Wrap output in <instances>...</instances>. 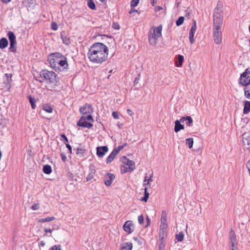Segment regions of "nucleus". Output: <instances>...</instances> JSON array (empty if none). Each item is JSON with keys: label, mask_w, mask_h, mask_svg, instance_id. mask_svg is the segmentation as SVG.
<instances>
[{"label": "nucleus", "mask_w": 250, "mask_h": 250, "mask_svg": "<svg viewBox=\"0 0 250 250\" xmlns=\"http://www.w3.org/2000/svg\"><path fill=\"white\" fill-rule=\"evenodd\" d=\"M108 54V47L101 42L94 43L88 49L87 53L90 61L96 63H101L106 61Z\"/></svg>", "instance_id": "1"}, {"label": "nucleus", "mask_w": 250, "mask_h": 250, "mask_svg": "<svg viewBox=\"0 0 250 250\" xmlns=\"http://www.w3.org/2000/svg\"><path fill=\"white\" fill-rule=\"evenodd\" d=\"M48 61L52 67L56 71H61L68 67L66 58L60 53L51 54Z\"/></svg>", "instance_id": "2"}, {"label": "nucleus", "mask_w": 250, "mask_h": 250, "mask_svg": "<svg viewBox=\"0 0 250 250\" xmlns=\"http://www.w3.org/2000/svg\"><path fill=\"white\" fill-rule=\"evenodd\" d=\"M40 76L46 81L47 83H52L57 85L59 82V78L57 74L53 71H50L47 70H42L40 72Z\"/></svg>", "instance_id": "3"}, {"label": "nucleus", "mask_w": 250, "mask_h": 250, "mask_svg": "<svg viewBox=\"0 0 250 250\" xmlns=\"http://www.w3.org/2000/svg\"><path fill=\"white\" fill-rule=\"evenodd\" d=\"M223 23V17L221 16V10L216 8L213 15V28L221 29Z\"/></svg>", "instance_id": "4"}, {"label": "nucleus", "mask_w": 250, "mask_h": 250, "mask_svg": "<svg viewBox=\"0 0 250 250\" xmlns=\"http://www.w3.org/2000/svg\"><path fill=\"white\" fill-rule=\"evenodd\" d=\"M239 83L243 86H247L250 84V68L246 69L241 75Z\"/></svg>", "instance_id": "5"}, {"label": "nucleus", "mask_w": 250, "mask_h": 250, "mask_svg": "<svg viewBox=\"0 0 250 250\" xmlns=\"http://www.w3.org/2000/svg\"><path fill=\"white\" fill-rule=\"evenodd\" d=\"M123 162L127 166V167H125L124 172L132 171L135 168L134 162L129 160L125 156L123 157Z\"/></svg>", "instance_id": "6"}, {"label": "nucleus", "mask_w": 250, "mask_h": 250, "mask_svg": "<svg viewBox=\"0 0 250 250\" xmlns=\"http://www.w3.org/2000/svg\"><path fill=\"white\" fill-rule=\"evenodd\" d=\"M213 33L214 42L217 44H220L222 39L221 29L213 28Z\"/></svg>", "instance_id": "7"}, {"label": "nucleus", "mask_w": 250, "mask_h": 250, "mask_svg": "<svg viewBox=\"0 0 250 250\" xmlns=\"http://www.w3.org/2000/svg\"><path fill=\"white\" fill-rule=\"evenodd\" d=\"M242 138L243 146L246 149L250 151V133H244Z\"/></svg>", "instance_id": "8"}, {"label": "nucleus", "mask_w": 250, "mask_h": 250, "mask_svg": "<svg viewBox=\"0 0 250 250\" xmlns=\"http://www.w3.org/2000/svg\"><path fill=\"white\" fill-rule=\"evenodd\" d=\"M93 112V107L91 104H86L80 108V112L83 115L91 114Z\"/></svg>", "instance_id": "9"}, {"label": "nucleus", "mask_w": 250, "mask_h": 250, "mask_svg": "<svg viewBox=\"0 0 250 250\" xmlns=\"http://www.w3.org/2000/svg\"><path fill=\"white\" fill-rule=\"evenodd\" d=\"M230 247H237V242L234 231L231 229L229 233Z\"/></svg>", "instance_id": "10"}, {"label": "nucleus", "mask_w": 250, "mask_h": 250, "mask_svg": "<svg viewBox=\"0 0 250 250\" xmlns=\"http://www.w3.org/2000/svg\"><path fill=\"white\" fill-rule=\"evenodd\" d=\"M77 125L79 126H81L83 127H87L90 128L93 126L92 124L91 123L87 122L85 119L84 118V116H82L79 121L77 122Z\"/></svg>", "instance_id": "11"}, {"label": "nucleus", "mask_w": 250, "mask_h": 250, "mask_svg": "<svg viewBox=\"0 0 250 250\" xmlns=\"http://www.w3.org/2000/svg\"><path fill=\"white\" fill-rule=\"evenodd\" d=\"M96 150L97 156L100 158H103L108 151V148L107 146H98L96 148Z\"/></svg>", "instance_id": "12"}, {"label": "nucleus", "mask_w": 250, "mask_h": 250, "mask_svg": "<svg viewBox=\"0 0 250 250\" xmlns=\"http://www.w3.org/2000/svg\"><path fill=\"white\" fill-rule=\"evenodd\" d=\"M115 178V176L113 174L107 173L105 176V185L107 186H110Z\"/></svg>", "instance_id": "13"}, {"label": "nucleus", "mask_w": 250, "mask_h": 250, "mask_svg": "<svg viewBox=\"0 0 250 250\" xmlns=\"http://www.w3.org/2000/svg\"><path fill=\"white\" fill-rule=\"evenodd\" d=\"M76 154L79 158H83L86 155V150L79 146L76 149Z\"/></svg>", "instance_id": "14"}, {"label": "nucleus", "mask_w": 250, "mask_h": 250, "mask_svg": "<svg viewBox=\"0 0 250 250\" xmlns=\"http://www.w3.org/2000/svg\"><path fill=\"white\" fill-rule=\"evenodd\" d=\"M162 26L161 25L153 29V32L150 34L153 37L160 38L162 36Z\"/></svg>", "instance_id": "15"}, {"label": "nucleus", "mask_w": 250, "mask_h": 250, "mask_svg": "<svg viewBox=\"0 0 250 250\" xmlns=\"http://www.w3.org/2000/svg\"><path fill=\"white\" fill-rule=\"evenodd\" d=\"M132 225V224L131 221H126L123 226L124 230L128 233H131L132 232V230L131 229V226Z\"/></svg>", "instance_id": "16"}, {"label": "nucleus", "mask_w": 250, "mask_h": 250, "mask_svg": "<svg viewBox=\"0 0 250 250\" xmlns=\"http://www.w3.org/2000/svg\"><path fill=\"white\" fill-rule=\"evenodd\" d=\"M90 172L88 176L86 177V181H89L94 178V175L96 172V170L94 168V167L92 166L90 167Z\"/></svg>", "instance_id": "17"}, {"label": "nucleus", "mask_w": 250, "mask_h": 250, "mask_svg": "<svg viewBox=\"0 0 250 250\" xmlns=\"http://www.w3.org/2000/svg\"><path fill=\"white\" fill-rule=\"evenodd\" d=\"M117 155L118 153H117L116 150H113L112 152L110 154V155L108 156V157L106 159V164H108L111 163L112 161H113V160L114 159V158Z\"/></svg>", "instance_id": "18"}, {"label": "nucleus", "mask_w": 250, "mask_h": 250, "mask_svg": "<svg viewBox=\"0 0 250 250\" xmlns=\"http://www.w3.org/2000/svg\"><path fill=\"white\" fill-rule=\"evenodd\" d=\"M184 129V126L180 123V121H179V120L175 121L174 131L175 132H178L180 130Z\"/></svg>", "instance_id": "19"}, {"label": "nucleus", "mask_w": 250, "mask_h": 250, "mask_svg": "<svg viewBox=\"0 0 250 250\" xmlns=\"http://www.w3.org/2000/svg\"><path fill=\"white\" fill-rule=\"evenodd\" d=\"M196 31V29L193 28L190 29L189 32V40L191 44L194 43V35Z\"/></svg>", "instance_id": "20"}, {"label": "nucleus", "mask_w": 250, "mask_h": 250, "mask_svg": "<svg viewBox=\"0 0 250 250\" xmlns=\"http://www.w3.org/2000/svg\"><path fill=\"white\" fill-rule=\"evenodd\" d=\"M7 35L10 43H17L16 36L13 32H8Z\"/></svg>", "instance_id": "21"}, {"label": "nucleus", "mask_w": 250, "mask_h": 250, "mask_svg": "<svg viewBox=\"0 0 250 250\" xmlns=\"http://www.w3.org/2000/svg\"><path fill=\"white\" fill-rule=\"evenodd\" d=\"M158 38L153 37L151 34L148 35V40L151 45L155 46L157 44V39Z\"/></svg>", "instance_id": "22"}, {"label": "nucleus", "mask_w": 250, "mask_h": 250, "mask_svg": "<svg viewBox=\"0 0 250 250\" xmlns=\"http://www.w3.org/2000/svg\"><path fill=\"white\" fill-rule=\"evenodd\" d=\"M8 42L7 39L2 38L0 40V48L4 49L7 46Z\"/></svg>", "instance_id": "23"}, {"label": "nucleus", "mask_w": 250, "mask_h": 250, "mask_svg": "<svg viewBox=\"0 0 250 250\" xmlns=\"http://www.w3.org/2000/svg\"><path fill=\"white\" fill-rule=\"evenodd\" d=\"M243 112L248 114L250 112V102L246 101L244 103Z\"/></svg>", "instance_id": "24"}, {"label": "nucleus", "mask_w": 250, "mask_h": 250, "mask_svg": "<svg viewBox=\"0 0 250 250\" xmlns=\"http://www.w3.org/2000/svg\"><path fill=\"white\" fill-rule=\"evenodd\" d=\"M133 246L131 242H126L121 247V250H131Z\"/></svg>", "instance_id": "25"}, {"label": "nucleus", "mask_w": 250, "mask_h": 250, "mask_svg": "<svg viewBox=\"0 0 250 250\" xmlns=\"http://www.w3.org/2000/svg\"><path fill=\"white\" fill-rule=\"evenodd\" d=\"M43 172L46 174H49L52 172L51 167L49 165H44L42 168Z\"/></svg>", "instance_id": "26"}, {"label": "nucleus", "mask_w": 250, "mask_h": 250, "mask_svg": "<svg viewBox=\"0 0 250 250\" xmlns=\"http://www.w3.org/2000/svg\"><path fill=\"white\" fill-rule=\"evenodd\" d=\"M12 75L11 74H5L4 75V83L6 84H10L12 82Z\"/></svg>", "instance_id": "27"}, {"label": "nucleus", "mask_w": 250, "mask_h": 250, "mask_svg": "<svg viewBox=\"0 0 250 250\" xmlns=\"http://www.w3.org/2000/svg\"><path fill=\"white\" fill-rule=\"evenodd\" d=\"M178 62H176V65L177 67H180L183 64V62L184 61V57L182 55H179L177 57Z\"/></svg>", "instance_id": "28"}, {"label": "nucleus", "mask_w": 250, "mask_h": 250, "mask_svg": "<svg viewBox=\"0 0 250 250\" xmlns=\"http://www.w3.org/2000/svg\"><path fill=\"white\" fill-rule=\"evenodd\" d=\"M167 214L165 210H163L161 214V223H167Z\"/></svg>", "instance_id": "29"}, {"label": "nucleus", "mask_w": 250, "mask_h": 250, "mask_svg": "<svg viewBox=\"0 0 250 250\" xmlns=\"http://www.w3.org/2000/svg\"><path fill=\"white\" fill-rule=\"evenodd\" d=\"M159 241H165V240L167 237V232L166 231H160L159 232Z\"/></svg>", "instance_id": "30"}, {"label": "nucleus", "mask_w": 250, "mask_h": 250, "mask_svg": "<svg viewBox=\"0 0 250 250\" xmlns=\"http://www.w3.org/2000/svg\"><path fill=\"white\" fill-rule=\"evenodd\" d=\"M42 109L48 113H52L53 111V108L47 104H43L42 106Z\"/></svg>", "instance_id": "31"}, {"label": "nucleus", "mask_w": 250, "mask_h": 250, "mask_svg": "<svg viewBox=\"0 0 250 250\" xmlns=\"http://www.w3.org/2000/svg\"><path fill=\"white\" fill-rule=\"evenodd\" d=\"M28 99L29 100V102L31 104V107L32 109H35L36 106L35 104V103L36 102V99L34 98H33L31 96H28Z\"/></svg>", "instance_id": "32"}, {"label": "nucleus", "mask_w": 250, "mask_h": 250, "mask_svg": "<svg viewBox=\"0 0 250 250\" xmlns=\"http://www.w3.org/2000/svg\"><path fill=\"white\" fill-rule=\"evenodd\" d=\"M144 190H145L144 196L141 199V200L142 201L146 202L149 198V193L147 192V190L146 188H145Z\"/></svg>", "instance_id": "33"}, {"label": "nucleus", "mask_w": 250, "mask_h": 250, "mask_svg": "<svg viewBox=\"0 0 250 250\" xmlns=\"http://www.w3.org/2000/svg\"><path fill=\"white\" fill-rule=\"evenodd\" d=\"M61 39L62 40L63 43L65 44L69 45L70 44L71 42L70 41V40L66 36L61 35Z\"/></svg>", "instance_id": "34"}, {"label": "nucleus", "mask_w": 250, "mask_h": 250, "mask_svg": "<svg viewBox=\"0 0 250 250\" xmlns=\"http://www.w3.org/2000/svg\"><path fill=\"white\" fill-rule=\"evenodd\" d=\"M16 45L17 43H10V47L8 49L9 51L16 52L17 50Z\"/></svg>", "instance_id": "35"}, {"label": "nucleus", "mask_w": 250, "mask_h": 250, "mask_svg": "<svg viewBox=\"0 0 250 250\" xmlns=\"http://www.w3.org/2000/svg\"><path fill=\"white\" fill-rule=\"evenodd\" d=\"M55 218L54 217H48L45 218H42L39 220V222H50L54 220Z\"/></svg>", "instance_id": "36"}, {"label": "nucleus", "mask_w": 250, "mask_h": 250, "mask_svg": "<svg viewBox=\"0 0 250 250\" xmlns=\"http://www.w3.org/2000/svg\"><path fill=\"white\" fill-rule=\"evenodd\" d=\"M87 5L90 9L92 10L96 9V5L93 0H88Z\"/></svg>", "instance_id": "37"}, {"label": "nucleus", "mask_w": 250, "mask_h": 250, "mask_svg": "<svg viewBox=\"0 0 250 250\" xmlns=\"http://www.w3.org/2000/svg\"><path fill=\"white\" fill-rule=\"evenodd\" d=\"M184 17L183 16H180L177 20L176 21V24L177 26H179L181 25L184 21Z\"/></svg>", "instance_id": "38"}, {"label": "nucleus", "mask_w": 250, "mask_h": 250, "mask_svg": "<svg viewBox=\"0 0 250 250\" xmlns=\"http://www.w3.org/2000/svg\"><path fill=\"white\" fill-rule=\"evenodd\" d=\"M186 144L188 145L189 148H191L193 144V139L192 138H189L186 140Z\"/></svg>", "instance_id": "39"}, {"label": "nucleus", "mask_w": 250, "mask_h": 250, "mask_svg": "<svg viewBox=\"0 0 250 250\" xmlns=\"http://www.w3.org/2000/svg\"><path fill=\"white\" fill-rule=\"evenodd\" d=\"M184 233L183 232H179V234L176 235V239L178 242L182 241L184 239Z\"/></svg>", "instance_id": "40"}, {"label": "nucleus", "mask_w": 250, "mask_h": 250, "mask_svg": "<svg viewBox=\"0 0 250 250\" xmlns=\"http://www.w3.org/2000/svg\"><path fill=\"white\" fill-rule=\"evenodd\" d=\"M167 227V223H161V225L160 226V231L163 230L164 231H166Z\"/></svg>", "instance_id": "41"}, {"label": "nucleus", "mask_w": 250, "mask_h": 250, "mask_svg": "<svg viewBox=\"0 0 250 250\" xmlns=\"http://www.w3.org/2000/svg\"><path fill=\"white\" fill-rule=\"evenodd\" d=\"M144 186H145V188H146L147 190L150 188V184L149 181H147L146 177H145V180L144 181Z\"/></svg>", "instance_id": "42"}, {"label": "nucleus", "mask_w": 250, "mask_h": 250, "mask_svg": "<svg viewBox=\"0 0 250 250\" xmlns=\"http://www.w3.org/2000/svg\"><path fill=\"white\" fill-rule=\"evenodd\" d=\"M159 250H163L165 247V241H159Z\"/></svg>", "instance_id": "43"}, {"label": "nucleus", "mask_w": 250, "mask_h": 250, "mask_svg": "<svg viewBox=\"0 0 250 250\" xmlns=\"http://www.w3.org/2000/svg\"><path fill=\"white\" fill-rule=\"evenodd\" d=\"M187 121H188L186 123L187 125L188 126H190L193 123V120L191 118V117L190 116H187Z\"/></svg>", "instance_id": "44"}, {"label": "nucleus", "mask_w": 250, "mask_h": 250, "mask_svg": "<svg viewBox=\"0 0 250 250\" xmlns=\"http://www.w3.org/2000/svg\"><path fill=\"white\" fill-rule=\"evenodd\" d=\"M139 2V0H131L130 2L131 7H134L136 6Z\"/></svg>", "instance_id": "45"}, {"label": "nucleus", "mask_w": 250, "mask_h": 250, "mask_svg": "<svg viewBox=\"0 0 250 250\" xmlns=\"http://www.w3.org/2000/svg\"><path fill=\"white\" fill-rule=\"evenodd\" d=\"M144 218L143 215L138 216V222L140 224H142L144 223Z\"/></svg>", "instance_id": "46"}, {"label": "nucleus", "mask_w": 250, "mask_h": 250, "mask_svg": "<svg viewBox=\"0 0 250 250\" xmlns=\"http://www.w3.org/2000/svg\"><path fill=\"white\" fill-rule=\"evenodd\" d=\"M58 25L55 22H53L52 23V24H51V29L53 30H57L58 29Z\"/></svg>", "instance_id": "47"}, {"label": "nucleus", "mask_w": 250, "mask_h": 250, "mask_svg": "<svg viewBox=\"0 0 250 250\" xmlns=\"http://www.w3.org/2000/svg\"><path fill=\"white\" fill-rule=\"evenodd\" d=\"M49 250H61L60 245H55L52 247Z\"/></svg>", "instance_id": "48"}, {"label": "nucleus", "mask_w": 250, "mask_h": 250, "mask_svg": "<svg viewBox=\"0 0 250 250\" xmlns=\"http://www.w3.org/2000/svg\"><path fill=\"white\" fill-rule=\"evenodd\" d=\"M124 147V146H119L117 148H114L113 150H116L117 151V153L118 154L119 152L123 149Z\"/></svg>", "instance_id": "49"}, {"label": "nucleus", "mask_w": 250, "mask_h": 250, "mask_svg": "<svg viewBox=\"0 0 250 250\" xmlns=\"http://www.w3.org/2000/svg\"><path fill=\"white\" fill-rule=\"evenodd\" d=\"M39 204H34L31 207V208L33 209V210H37V209H39Z\"/></svg>", "instance_id": "50"}, {"label": "nucleus", "mask_w": 250, "mask_h": 250, "mask_svg": "<svg viewBox=\"0 0 250 250\" xmlns=\"http://www.w3.org/2000/svg\"><path fill=\"white\" fill-rule=\"evenodd\" d=\"M84 118L85 119V120H87L91 121L92 122L94 121L93 117L91 115H89L87 116H84Z\"/></svg>", "instance_id": "51"}, {"label": "nucleus", "mask_w": 250, "mask_h": 250, "mask_svg": "<svg viewBox=\"0 0 250 250\" xmlns=\"http://www.w3.org/2000/svg\"><path fill=\"white\" fill-rule=\"evenodd\" d=\"M245 91V96L248 99L250 100V92H249V91L244 90Z\"/></svg>", "instance_id": "52"}, {"label": "nucleus", "mask_w": 250, "mask_h": 250, "mask_svg": "<svg viewBox=\"0 0 250 250\" xmlns=\"http://www.w3.org/2000/svg\"><path fill=\"white\" fill-rule=\"evenodd\" d=\"M112 27L116 29H119L120 28V26L117 23H113V24L112 25Z\"/></svg>", "instance_id": "53"}, {"label": "nucleus", "mask_w": 250, "mask_h": 250, "mask_svg": "<svg viewBox=\"0 0 250 250\" xmlns=\"http://www.w3.org/2000/svg\"><path fill=\"white\" fill-rule=\"evenodd\" d=\"M112 115L115 119H118L119 118L118 113L116 111L113 112L112 113Z\"/></svg>", "instance_id": "54"}, {"label": "nucleus", "mask_w": 250, "mask_h": 250, "mask_svg": "<svg viewBox=\"0 0 250 250\" xmlns=\"http://www.w3.org/2000/svg\"><path fill=\"white\" fill-rule=\"evenodd\" d=\"M44 230L46 233H51L53 231V229H48V228H45L44 229Z\"/></svg>", "instance_id": "55"}, {"label": "nucleus", "mask_w": 250, "mask_h": 250, "mask_svg": "<svg viewBox=\"0 0 250 250\" xmlns=\"http://www.w3.org/2000/svg\"><path fill=\"white\" fill-rule=\"evenodd\" d=\"M133 239L134 240H135L137 242L138 244L139 245H141L142 244V241H141L140 240L138 239V238L137 237H133Z\"/></svg>", "instance_id": "56"}, {"label": "nucleus", "mask_w": 250, "mask_h": 250, "mask_svg": "<svg viewBox=\"0 0 250 250\" xmlns=\"http://www.w3.org/2000/svg\"><path fill=\"white\" fill-rule=\"evenodd\" d=\"M139 80H140V75L139 74L138 76L137 77H136L134 80V83L135 84H137L139 83Z\"/></svg>", "instance_id": "57"}, {"label": "nucleus", "mask_w": 250, "mask_h": 250, "mask_svg": "<svg viewBox=\"0 0 250 250\" xmlns=\"http://www.w3.org/2000/svg\"><path fill=\"white\" fill-rule=\"evenodd\" d=\"M61 137L63 139L64 141L65 142H68L67 138L66 137V136L64 134H62L61 135Z\"/></svg>", "instance_id": "58"}, {"label": "nucleus", "mask_w": 250, "mask_h": 250, "mask_svg": "<svg viewBox=\"0 0 250 250\" xmlns=\"http://www.w3.org/2000/svg\"><path fill=\"white\" fill-rule=\"evenodd\" d=\"M134 12H138V10L134 9L133 7H131V9L129 12V13L132 14Z\"/></svg>", "instance_id": "59"}, {"label": "nucleus", "mask_w": 250, "mask_h": 250, "mask_svg": "<svg viewBox=\"0 0 250 250\" xmlns=\"http://www.w3.org/2000/svg\"><path fill=\"white\" fill-rule=\"evenodd\" d=\"M185 121H187V116L182 117L179 121H180L181 123H184Z\"/></svg>", "instance_id": "60"}, {"label": "nucleus", "mask_w": 250, "mask_h": 250, "mask_svg": "<svg viewBox=\"0 0 250 250\" xmlns=\"http://www.w3.org/2000/svg\"><path fill=\"white\" fill-rule=\"evenodd\" d=\"M185 121H187V116L182 117L179 121H180L181 123H184Z\"/></svg>", "instance_id": "61"}, {"label": "nucleus", "mask_w": 250, "mask_h": 250, "mask_svg": "<svg viewBox=\"0 0 250 250\" xmlns=\"http://www.w3.org/2000/svg\"><path fill=\"white\" fill-rule=\"evenodd\" d=\"M196 21H194V22H193V24L192 25L191 27V28H193L194 29H196Z\"/></svg>", "instance_id": "62"}, {"label": "nucleus", "mask_w": 250, "mask_h": 250, "mask_svg": "<svg viewBox=\"0 0 250 250\" xmlns=\"http://www.w3.org/2000/svg\"><path fill=\"white\" fill-rule=\"evenodd\" d=\"M127 113L130 115L132 116L133 114V112L130 109H127Z\"/></svg>", "instance_id": "63"}, {"label": "nucleus", "mask_w": 250, "mask_h": 250, "mask_svg": "<svg viewBox=\"0 0 250 250\" xmlns=\"http://www.w3.org/2000/svg\"><path fill=\"white\" fill-rule=\"evenodd\" d=\"M246 87L244 88V90L249 91V92H250V84L246 86Z\"/></svg>", "instance_id": "64"}]
</instances>
